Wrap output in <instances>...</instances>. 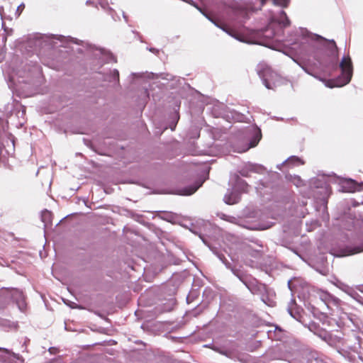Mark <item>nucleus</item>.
I'll return each mask as SVG.
<instances>
[{"instance_id": "obj_37", "label": "nucleus", "mask_w": 363, "mask_h": 363, "mask_svg": "<svg viewBox=\"0 0 363 363\" xmlns=\"http://www.w3.org/2000/svg\"><path fill=\"white\" fill-rule=\"evenodd\" d=\"M25 8V4L23 3H21L18 7L17 9H16V12H15V15H16V17L18 18L20 16L22 11L23 10V9Z\"/></svg>"}, {"instance_id": "obj_19", "label": "nucleus", "mask_w": 363, "mask_h": 363, "mask_svg": "<svg viewBox=\"0 0 363 363\" xmlns=\"http://www.w3.org/2000/svg\"><path fill=\"white\" fill-rule=\"evenodd\" d=\"M310 186L312 189H320L321 194H327L329 191V185L323 179L313 178L310 181Z\"/></svg>"}, {"instance_id": "obj_8", "label": "nucleus", "mask_w": 363, "mask_h": 363, "mask_svg": "<svg viewBox=\"0 0 363 363\" xmlns=\"http://www.w3.org/2000/svg\"><path fill=\"white\" fill-rule=\"evenodd\" d=\"M256 71L264 86L268 89H273L277 74L272 68L266 62H260L257 65Z\"/></svg>"}, {"instance_id": "obj_41", "label": "nucleus", "mask_w": 363, "mask_h": 363, "mask_svg": "<svg viewBox=\"0 0 363 363\" xmlns=\"http://www.w3.org/2000/svg\"><path fill=\"white\" fill-rule=\"evenodd\" d=\"M3 11H4V8L3 6H0V16H1V18L3 20L4 18V16L3 14Z\"/></svg>"}, {"instance_id": "obj_29", "label": "nucleus", "mask_w": 363, "mask_h": 363, "mask_svg": "<svg viewBox=\"0 0 363 363\" xmlns=\"http://www.w3.org/2000/svg\"><path fill=\"white\" fill-rule=\"evenodd\" d=\"M219 216L222 220L228 221V222L233 223V224H235L237 225H238V222L240 218V217H235V216H229V215H227V214H225L223 213H220Z\"/></svg>"}, {"instance_id": "obj_13", "label": "nucleus", "mask_w": 363, "mask_h": 363, "mask_svg": "<svg viewBox=\"0 0 363 363\" xmlns=\"http://www.w3.org/2000/svg\"><path fill=\"white\" fill-rule=\"evenodd\" d=\"M308 328L311 332L313 333L314 335L327 342H329L331 339V334L328 331L327 328H321L320 325L315 322L311 321L308 325Z\"/></svg>"}, {"instance_id": "obj_5", "label": "nucleus", "mask_w": 363, "mask_h": 363, "mask_svg": "<svg viewBox=\"0 0 363 363\" xmlns=\"http://www.w3.org/2000/svg\"><path fill=\"white\" fill-rule=\"evenodd\" d=\"M234 180L231 189L227 190L223 198L224 202L228 205L238 203L240 201L241 194L247 193L250 186L239 175H235Z\"/></svg>"}, {"instance_id": "obj_51", "label": "nucleus", "mask_w": 363, "mask_h": 363, "mask_svg": "<svg viewBox=\"0 0 363 363\" xmlns=\"http://www.w3.org/2000/svg\"><path fill=\"white\" fill-rule=\"evenodd\" d=\"M2 27H3V28L4 29V30H6V28H5V26H4V22H2Z\"/></svg>"}, {"instance_id": "obj_11", "label": "nucleus", "mask_w": 363, "mask_h": 363, "mask_svg": "<svg viewBox=\"0 0 363 363\" xmlns=\"http://www.w3.org/2000/svg\"><path fill=\"white\" fill-rule=\"evenodd\" d=\"M160 77L169 82L167 86L170 89L184 88V86L190 87L189 84L185 82L184 78L177 77L169 73H161Z\"/></svg>"}, {"instance_id": "obj_36", "label": "nucleus", "mask_w": 363, "mask_h": 363, "mask_svg": "<svg viewBox=\"0 0 363 363\" xmlns=\"http://www.w3.org/2000/svg\"><path fill=\"white\" fill-rule=\"evenodd\" d=\"M15 111L18 117H23L26 113V108L24 106H21V108H15Z\"/></svg>"}, {"instance_id": "obj_14", "label": "nucleus", "mask_w": 363, "mask_h": 363, "mask_svg": "<svg viewBox=\"0 0 363 363\" xmlns=\"http://www.w3.org/2000/svg\"><path fill=\"white\" fill-rule=\"evenodd\" d=\"M265 171V167L261 164L248 162L243 167H240L238 173L243 177H250L251 172L262 174Z\"/></svg>"}, {"instance_id": "obj_1", "label": "nucleus", "mask_w": 363, "mask_h": 363, "mask_svg": "<svg viewBox=\"0 0 363 363\" xmlns=\"http://www.w3.org/2000/svg\"><path fill=\"white\" fill-rule=\"evenodd\" d=\"M287 43L296 52L303 55L313 57L319 62L320 53L328 50L331 57L326 68L331 71L340 69L341 73L336 78L328 80L326 86L329 88L342 87L349 84L353 74V65L349 55L343 56L337 63L338 48L334 40H327L323 36L313 33L304 28H296L287 35Z\"/></svg>"}, {"instance_id": "obj_35", "label": "nucleus", "mask_w": 363, "mask_h": 363, "mask_svg": "<svg viewBox=\"0 0 363 363\" xmlns=\"http://www.w3.org/2000/svg\"><path fill=\"white\" fill-rule=\"evenodd\" d=\"M98 3L104 10L106 11L108 10V7L110 6H108L107 0H98Z\"/></svg>"}, {"instance_id": "obj_43", "label": "nucleus", "mask_w": 363, "mask_h": 363, "mask_svg": "<svg viewBox=\"0 0 363 363\" xmlns=\"http://www.w3.org/2000/svg\"><path fill=\"white\" fill-rule=\"evenodd\" d=\"M288 284V287L289 289L291 290V291H293V287H292V285H291V280H289L287 283Z\"/></svg>"}, {"instance_id": "obj_46", "label": "nucleus", "mask_w": 363, "mask_h": 363, "mask_svg": "<svg viewBox=\"0 0 363 363\" xmlns=\"http://www.w3.org/2000/svg\"><path fill=\"white\" fill-rule=\"evenodd\" d=\"M93 4L94 3L91 2V1H89V0L86 1V4H87V5Z\"/></svg>"}, {"instance_id": "obj_52", "label": "nucleus", "mask_w": 363, "mask_h": 363, "mask_svg": "<svg viewBox=\"0 0 363 363\" xmlns=\"http://www.w3.org/2000/svg\"><path fill=\"white\" fill-rule=\"evenodd\" d=\"M133 33L139 35L138 32L133 31Z\"/></svg>"}, {"instance_id": "obj_12", "label": "nucleus", "mask_w": 363, "mask_h": 363, "mask_svg": "<svg viewBox=\"0 0 363 363\" xmlns=\"http://www.w3.org/2000/svg\"><path fill=\"white\" fill-rule=\"evenodd\" d=\"M201 13L216 27L220 28L222 30L228 33L229 35L233 37L236 36L238 32L233 28H230L228 25L218 19L214 15L206 11L199 9Z\"/></svg>"}, {"instance_id": "obj_7", "label": "nucleus", "mask_w": 363, "mask_h": 363, "mask_svg": "<svg viewBox=\"0 0 363 363\" xmlns=\"http://www.w3.org/2000/svg\"><path fill=\"white\" fill-rule=\"evenodd\" d=\"M0 297L5 298L8 300H12L21 312H24L27 308L26 296L23 291L18 289H2L0 291Z\"/></svg>"}, {"instance_id": "obj_24", "label": "nucleus", "mask_w": 363, "mask_h": 363, "mask_svg": "<svg viewBox=\"0 0 363 363\" xmlns=\"http://www.w3.org/2000/svg\"><path fill=\"white\" fill-rule=\"evenodd\" d=\"M342 320V324L349 325V323H351L354 327L359 326V318L356 315L352 313H344L341 317Z\"/></svg>"}, {"instance_id": "obj_50", "label": "nucleus", "mask_w": 363, "mask_h": 363, "mask_svg": "<svg viewBox=\"0 0 363 363\" xmlns=\"http://www.w3.org/2000/svg\"><path fill=\"white\" fill-rule=\"evenodd\" d=\"M52 350H55V347H50V348L49 349V351L50 352V353H52Z\"/></svg>"}, {"instance_id": "obj_49", "label": "nucleus", "mask_w": 363, "mask_h": 363, "mask_svg": "<svg viewBox=\"0 0 363 363\" xmlns=\"http://www.w3.org/2000/svg\"><path fill=\"white\" fill-rule=\"evenodd\" d=\"M273 175H274V177H279V174L278 173H277V172L274 173V174H273Z\"/></svg>"}, {"instance_id": "obj_44", "label": "nucleus", "mask_w": 363, "mask_h": 363, "mask_svg": "<svg viewBox=\"0 0 363 363\" xmlns=\"http://www.w3.org/2000/svg\"><path fill=\"white\" fill-rule=\"evenodd\" d=\"M176 124H177V122L174 123V124H172L171 126H170V128L172 130H174L175 129V127H176Z\"/></svg>"}, {"instance_id": "obj_31", "label": "nucleus", "mask_w": 363, "mask_h": 363, "mask_svg": "<svg viewBox=\"0 0 363 363\" xmlns=\"http://www.w3.org/2000/svg\"><path fill=\"white\" fill-rule=\"evenodd\" d=\"M262 6L264 5L265 0H260ZM274 5L280 6L281 7H287L289 4L290 0H272Z\"/></svg>"}, {"instance_id": "obj_30", "label": "nucleus", "mask_w": 363, "mask_h": 363, "mask_svg": "<svg viewBox=\"0 0 363 363\" xmlns=\"http://www.w3.org/2000/svg\"><path fill=\"white\" fill-rule=\"evenodd\" d=\"M238 225L248 230L257 229L254 224L250 223L248 220H246L242 218H240Z\"/></svg>"}, {"instance_id": "obj_9", "label": "nucleus", "mask_w": 363, "mask_h": 363, "mask_svg": "<svg viewBox=\"0 0 363 363\" xmlns=\"http://www.w3.org/2000/svg\"><path fill=\"white\" fill-rule=\"evenodd\" d=\"M252 1H243L234 7V15L239 23H244L256 11Z\"/></svg>"}, {"instance_id": "obj_26", "label": "nucleus", "mask_w": 363, "mask_h": 363, "mask_svg": "<svg viewBox=\"0 0 363 363\" xmlns=\"http://www.w3.org/2000/svg\"><path fill=\"white\" fill-rule=\"evenodd\" d=\"M99 50L100 52V54L104 57V60L105 62H106V63L116 62V59L115 56L111 52H110L108 50H106L104 48H100Z\"/></svg>"}, {"instance_id": "obj_23", "label": "nucleus", "mask_w": 363, "mask_h": 363, "mask_svg": "<svg viewBox=\"0 0 363 363\" xmlns=\"http://www.w3.org/2000/svg\"><path fill=\"white\" fill-rule=\"evenodd\" d=\"M287 311L295 320L301 321V315L299 312V308L297 306L295 299H291L287 307Z\"/></svg>"}, {"instance_id": "obj_45", "label": "nucleus", "mask_w": 363, "mask_h": 363, "mask_svg": "<svg viewBox=\"0 0 363 363\" xmlns=\"http://www.w3.org/2000/svg\"><path fill=\"white\" fill-rule=\"evenodd\" d=\"M4 298L5 299V301H4V305H3V307H5V306L9 303L10 300H8L5 298Z\"/></svg>"}, {"instance_id": "obj_16", "label": "nucleus", "mask_w": 363, "mask_h": 363, "mask_svg": "<svg viewBox=\"0 0 363 363\" xmlns=\"http://www.w3.org/2000/svg\"><path fill=\"white\" fill-rule=\"evenodd\" d=\"M340 184L342 190L345 192H355L363 190V182L357 183L352 179H345Z\"/></svg>"}, {"instance_id": "obj_6", "label": "nucleus", "mask_w": 363, "mask_h": 363, "mask_svg": "<svg viewBox=\"0 0 363 363\" xmlns=\"http://www.w3.org/2000/svg\"><path fill=\"white\" fill-rule=\"evenodd\" d=\"M239 133L247 143V146L245 149V151L256 147L262 139L261 129L257 125H249L241 129Z\"/></svg>"}, {"instance_id": "obj_18", "label": "nucleus", "mask_w": 363, "mask_h": 363, "mask_svg": "<svg viewBox=\"0 0 363 363\" xmlns=\"http://www.w3.org/2000/svg\"><path fill=\"white\" fill-rule=\"evenodd\" d=\"M320 298L321 303L328 308H331L332 306L337 307L340 302V300L338 298L327 292L321 294Z\"/></svg>"}, {"instance_id": "obj_27", "label": "nucleus", "mask_w": 363, "mask_h": 363, "mask_svg": "<svg viewBox=\"0 0 363 363\" xmlns=\"http://www.w3.org/2000/svg\"><path fill=\"white\" fill-rule=\"evenodd\" d=\"M52 214L51 211L45 209L41 212V220L45 227L52 224Z\"/></svg>"}, {"instance_id": "obj_39", "label": "nucleus", "mask_w": 363, "mask_h": 363, "mask_svg": "<svg viewBox=\"0 0 363 363\" xmlns=\"http://www.w3.org/2000/svg\"><path fill=\"white\" fill-rule=\"evenodd\" d=\"M182 1H184V2H186V3H188V4H191V5H193V6H196V8H198V7L195 5V3L194 2V1H193V0H182Z\"/></svg>"}, {"instance_id": "obj_21", "label": "nucleus", "mask_w": 363, "mask_h": 363, "mask_svg": "<svg viewBox=\"0 0 363 363\" xmlns=\"http://www.w3.org/2000/svg\"><path fill=\"white\" fill-rule=\"evenodd\" d=\"M303 161L298 157L293 155L288 157L286 160H284L281 164H277V168L278 169H281V167L287 166L289 167H294L303 164Z\"/></svg>"}, {"instance_id": "obj_25", "label": "nucleus", "mask_w": 363, "mask_h": 363, "mask_svg": "<svg viewBox=\"0 0 363 363\" xmlns=\"http://www.w3.org/2000/svg\"><path fill=\"white\" fill-rule=\"evenodd\" d=\"M105 80L113 84V86H120L119 83V72L116 69L110 70L109 73L105 76Z\"/></svg>"}, {"instance_id": "obj_48", "label": "nucleus", "mask_w": 363, "mask_h": 363, "mask_svg": "<svg viewBox=\"0 0 363 363\" xmlns=\"http://www.w3.org/2000/svg\"><path fill=\"white\" fill-rule=\"evenodd\" d=\"M140 73H132V75L133 76H140Z\"/></svg>"}, {"instance_id": "obj_2", "label": "nucleus", "mask_w": 363, "mask_h": 363, "mask_svg": "<svg viewBox=\"0 0 363 363\" xmlns=\"http://www.w3.org/2000/svg\"><path fill=\"white\" fill-rule=\"evenodd\" d=\"M291 21L286 12L280 11L278 17L271 16L268 25L259 30H250L247 34L238 32L235 38L240 42L248 44H257L269 47V42L273 38L277 41H286L287 35H284V29L289 27Z\"/></svg>"}, {"instance_id": "obj_34", "label": "nucleus", "mask_w": 363, "mask_h": 363, "mask_svg": "<svg viewBox=\"0 0 363 363\" xmlns=\"http://www.w3.org/2000/svg\"><path fill=\"white\" fill-rule=\"evenodd\" d=\"M109 15H111V18L113 21H116L120 20L119 16L117 14L116 11L113 9L111 7H108V10L107 11Z\"/></svg>"}, {"instance_id": "obj_28", "label": "nucleus", "mask_w": 363, "mask_h": 363, "mask_svg": "<svg viewBox=\"0 0 363 363\" xmlns=\"http://www.w3.org/2000/svg\"><path fill=\"white\" fill-rule=\"evenodd\" d=\"M286 179L292 182L297 187L303 185V181L298 175H292L290 174H286Z\"/></svg>"}, {"instance_id": "obj_42", "label": "nucleus", "mask_w": 363, "mask_h": 363, "mask_svg": "<svg viewBox=\"0 0 363 363\" xmlns=\"http://www.w3.org/2000/svg\"><path fill=\"white\" fill-rule=\"evenodd\" d=\"M327 203H328L327 201L324 200V201H323V211H327Z\"/></svg>"}, {"instance_id": "obj_32", "label": "nucleus", "mask_w": 363, "mask_h": 363, "mask_svg": "<svg viewBox=\"0 0 363 363\" xmlns=\"http://www.w3.org/2000/svg\"><path fill=\"white\" fill-rule=\"evenodd\" d=\"M13 325H14V323L11 322L10 320H9L7 319L0 318V327L2 329L6 330V329L12 328Z\"/></svg>"}, {"instance_id": "obj_17", "label": "nucleus", "mask_w": 363, "mask_h": 363, "mask_svg": "<svg viewBox=\"0 0 363 363\" xmlns=\"http://www.w3.org/2000/svg\"><path fill=\"white\" fill-rule=\"evenodd\" d=\"M283 53H284L285 55L289 56L293 60V61L294 62H296L306 73H307L308 74H309V75H311V76H312V77L319 79L320 81L325 82V80L323 79H322L321 77H318V75H316L313 72V68L311 67H309L306 62L301 60L298 58L292 57V56H291L286 52H283ZM327 82L328 81H325V84L327 83Z\"/></svg>"}, {"instance_id": "obj_22", "label": "nucleus", "mask_w": 363, "mask_h": 363, "mask_svg": "<svg viewBox=\"0 0 363 363\" xmlns=\"http://www.w3.org/2000/svg\"><path fill=\"white\" fill-rule=\"evenodd\" d=\"M301 363H327L325 359L316 352H309L303 357Z\"/></svg>"}, {"instance_id": "obj_20", "label": "nucleus", "mask_w": 363, "mask_h": 363, "mask_svg": "<svg viewBox=\"0 0 363 363\" xmlns=\"http://www.w3.org/2000/svg\"><path fill=\"white\" fill-rule=\"evenodd\" d=\"M204 180L205 179H199L196 181L193 184L181 189L178 194L183 196H190L193 194L202 186Z\"/></svg>"}, {"instance_id": "obj_33", "label": "nucleus", "mask_w": 363, "mask_h": 363, "mask_svg": "<svg viewBox=\"0 0 363 363\" xmlns=\"http://www.w3.org/2000/svg\"><path fill=\"white\" fill-rule=\"evenodd\" d=\"M0 351H4L6 354H11L13 357H14L15 359H16L18 360L22 359V357L19 354L15 353L5 347H0Z\"/></svg>"}, {"instance_id": "obj_3", "label": "nucleus", "mask_w": 363, "mask_h": 363, "mask_svg": "<svg viewBox=\"0 0 363 363\" xmlns=\"http://www.w3.org/2000/svg\"><path fill=\"white\" fill-rule=\"evenodd\" d=\"M190 230L196 234L199 235L202 242L209 247V249L218 257V258L225 265L228 269H230L232 273L247 288V289L252 293L255 294L258 290L259 281L257 279L254 278L252 275L248 274L241 269L233 267L231 264L226 259L224 255L220 252L218 249L213 247L208 238L201 233H199L197 231L190 229Z\"/></svg>"}, {"instance_id": "obj_4", "label": "nucleus", "mask_w": 363, "mask_h": 363, "mask_svg": "<svg viewBox=\"0 0 363 363\" xmlns=\"http://www.w3.org/2000/svg\"><path fill=\"white\" fill-rule=\"evenodd\" d=\"M211 113L215 118H223L231 122H244L246 116L234 109L228 107L223 103L216 101L211 107Z\"/></svg>"}, {"instance_id": "obj_10", "label": "nucleus", "mask_w": 363, "mask_h": 363, "mask_svg": "<svg viewBox=\"0 0 363 363\" xmlns=\"http://www.w3.org/2000/svg\"><path fill=\"white\" fill-rule=\"evenodd\" d=\"M311 311L315 318L318 319L327 328V330H337V328H340L342 325V322L337 321L336 319L329 317L325 313L320 312L318 308L315 306H311Z\"/></svg>"}, {"instance_id": "obj_15", "label": "nucleus", "mask_w": 363, "mask_h": 363, "mask_svg": "<svg viewBox=\"0 0 363 363\" xmlns=\"http://www.w3.org/2000/svg\"><path fill=\"white\" fill-rule=\"evenodd\" d=\"M47 38L49 43L53 44V45H55L57 43L56 40H57L62 43L60 46L63 47H66L67 44L69 43H72L77 45H80L82 43L81 40L77 38L62 35H50V36H48Z\"/></svg>"}, {"instance_id": "obj_40", "label": "nucleus", "mask_w": 363, "mask_h": 363, "mask_svg": "<svg viewBox=\"0 0 363 363\" xmlns=\"http://www.w3.org/2000/svg\"><path fill=\"white\" fill-rule=\"evenodd\" d=\"M122 15H123V18L124 19V21L128 23V16L125 14V13L124 11L122 12Z\"/></svg>"}, {"instance_id": "obj_38", "label": "nucleus", "mask_w": 363, "mask_h": 363, "mask_svg": "<svg viewBox=\"0 0 363 363\" xmlns=\"http://www.w3.org/2000/svg\"><path fill=\"white\" fill-rule=\"evenodd\" d=\"M147 50L155 55H158L160 52V50L155 48H147Z\"/></svg>"}, {"instance_id": "obj_53", "label": "nucleus", "mask_w": 363, "mask_h": 363, "mask_svg": "<svg viewBox=\"0 0 363 363\" xmlns=\"http://www.w3.org/2000/svg\"><path fill=\"white\" fill-rule=\"evenodd\" d=\"M140 42H143V40L141 39V37H140Z\"/></svg>"}, {"instance_id": "obj_47", "label": "nucleus", "mask_w": 363, "mask_h": 363, "mask_svg": "<svg viewBox=\"0 0 363 363\" xmlns=\"http://www.w3.org/2000/svg\"><path fill=\"white\" fill-rule=\"evenodd\" d=\"M75 305L76 304L74 303H72V305H70V307L72 308H77Z\"/></svg>"}]
</instances>
